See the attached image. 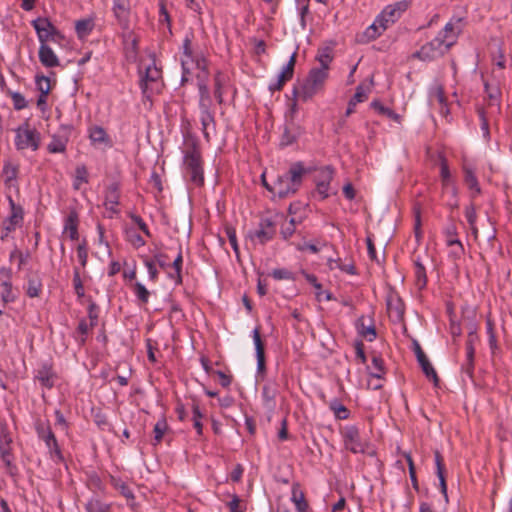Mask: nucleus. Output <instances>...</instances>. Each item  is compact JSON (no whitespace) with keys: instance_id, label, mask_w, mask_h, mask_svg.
Listing matches in <instances>:
<instances>
[{"instance_id":"nucleus-1","label":"nucleus","mask_w":512,"mask_h":512,"mask_svg":"<svg viewBox=\"0 0 512 512\" xmlns=\"http://www.w3.org/2000/svg\"><path fill=\"white\" fill-rule=\"evenodd\" d=\"M314 170V167L306 166L303 162H295L287 172L279 175L272 185H268L265 179H263V185L275 196L287 198L299 190L304 178Z\"/></svg>"},{"instance_id":"nucleus-2","label":"nucleus","mask_w":512,"mask_h":512,"mask_svg":"<svg viewBox=\"0 0 512 512\" xmlns=\"http://www.w3.org/2000/svg\"><path fill=\"white\" fill-rule=\"evenodd\" d=\"M184 172L189 180L196 186L204 183L203 162L197 143L193 141L184 151Z\"/></svg>"},{"instance_id":"nucleus-3","label":"nucleus","mask_w":512,"mask_h":512,"mask_svg":"<svg viewBox=\"0 0 512 512\" xmlns=\"http://www.w3.org/2000/svg\"><path fill=\"white\" fill-rule=\"evenodd\" d=\"M14 145L16 150L37 151L41 146V133L28 121L23 122L15 130Z\"/></svg>"},{"instance_id":"nucleus-4","label":"nucleus","mask_w":512,"mask_h":512,"mask_svg":"<svg viewBox=\"0 0 512 512\" xmlns=\"http://www.w3.org/2000/svg\"><path fill=\"white\" fill-rule=\"evenodd\" d=\"M454 45V39H442L438 34L434 39L422 45L419 50L413 53V58L421 61L430 62L442 57Z\"/></svg>"},{"instance_id":"nucleus-5","label":"nucleus","mask_w":512,"mask_h":512,"mask_svg":"<svg viewBox=\"0 0 512 512\" xmlns=\"http://www.w3.org/2000/svg\"><path fill=\"white\" fill-rule=\"evenodd\" d=\"M192 38L193 34H186L183 40V55L181 57V65H182V82L187 81V75L190 73V70L193 67L201 71H206V60L201 55H195L192 50Z\"/></svg>"},{"instance_id":"nucleus-6","label":"nucleus","mask_w":512,"mask_h":512,"mask_svg":"<svg viewBox=\"0 0 512 512\" xmlns=\"http://www.w3.org/2000/svg\"><path fill=\"white\" fill-rule=\"evenodd\" d=\"M319 89L320 69L313 68L309 75L302 82H299L298 85L294 86V101L292 103H296L297 101L306 102L310 100L314 95L318 93Z\"/></svg>"},{"instance_id":"nucleus-7","label":"nucleus","mask_w":512,"mask_h":512,"mask_svg":"<svg viewBox=\"0 0 512 512\" xmlns=\"http://www.w3.org/2000/svg\"><path fill=\"white\" fill-rule=\"evenodd\" d=\"M12 437L6 428H1L0 431V458L4 464L6 473L15 477L18 474V468L15 463V456L12 451Z\"/></svg>"},{"instance_id":"nucleus-8","label":"nucleus","mask_w":512,"mask_h":512,"mask_svg":"<svg viewBox=\"0 0 512 512\" xmlns=\"http://www.w3.org/2000/svg\"><path fill=\"white\" fill-rule=\"evenodd\" d=\"M411 0H401L393 4L387 5L381 13L376 17V22L387 29L390 25L399 20L402 14L409 8Z\"/></svg>"},{"instance_id":"nucleus-9","label":"nucleus","mask_w":512,"mask_h":512,"mask_svg":"<svg viewBox=\"0 0 512 512\" xmlns=\"http://www.w3.org/2000/svg\"><path fill=\"white\" fill-rule=\"evenodd\" d=\"M36 31L40 44H47L48 41L56 42L58 38H62L60 31L45 17H38L31 22Z\"/></svg>"},{"instance_id":"nucleus-10","label":"nucleus","mask_w":512,"mask_h":512,"mask_svg":"<svg viewBox=\"0 0 512 512\" xmlns=\"http://www.w3.org/2000/svg\"><path fill=\"white\" fill-rule=\"evenodd\" d=\"M340 433L345 447L352 453L357 454L366 452V443L361 440L360 430L356 425H346L341 428Z\"/></svg>"},{"instance_id":"nucleus-11","label":"nucleus","mask_w":512,"mask_h":512,"mask_svg":"<svg viewBox=\"0 0 512 512\" xmlns=\"http://www.w3.org/2000/svg\"><path fill=\"white\" fill-rule=\"evenodd\" d=\"M296 106V103H290L289 110L285 113V125L280 139V145L283 147L293 144L299 136V128L294 123Z\"/></svg>"},{"instance_id":"nucleus-12","label":"nucleus","mask_w":512,"mask_h":512,"mask_svg":"<svg viewBox=\"0 0 512 512\" xmlns=\"http://www.w3.org/2000/svg\"><path fill=\"white\" fill-rule=\"evenodd\" d=\"M275 232L274 223L270 219L265 218L260 221L256 230L249 232L248 236L251 241L264 245L273 239Z\"/></svg>"},{"instance_id":"nucleus-13","label":"nucleus","mask_w":512,"mask_h":512,"mask_svg":"<svg viewBox=\"0 0 512 512\" xmlns=\"http://www.w3.org/2000/svg\"><path fill=\"white\" fill-rule=\"evenodd\" d=\"M296 63V54L293 53L290 56L289 61L282 67L281 71L277 75L275 80H272L269 83L268 89L273 93L275 91H280L286 84V82L290 81L294 75V68Z\"/></svg>"},{"instance_id":"nucleus-14","label":"nucleus","mask_w":512,"mask_h":512,"mask_svg":"<svg viewBox=\"0 0 512 512\" xmlns=\"http://www.w3.org/2000/svg\"><path fill=\"white\" fill-rule=\"evenodd\" d=\"M7 200L10 207V214L6 219H4L2 225L4 226V230L13 232L17 227L22 225L24 219V210L22 206L15 203L11 196H7Z\"/></svg>"},{"instance_id":"nucleus-15","label":"nucleus","mask_w":512,"mask_h":512,"mask_svg":"<svg viewBox=\"0 0 512 512\" xmlns=\"http://www.w3.org/2000/svg\"><path fill=\"white\" fill-rule=\"evenodd\" d=\"M112 11L119 26L124 30H128L131 15L130 0H113Z\"/></svg>"},{"instance_id":"nucleus-16","label":"nucleus","mask_w":512,"mask_h":512,"mask_svg":"<svg viewBox=\"0 0 512 512\" xmlns=\"http://www.w3.org/2000/svg\"><path fill=\"white\" fill-rule=\"evenodd\" d=\"M70 129L67 126H61L60 130L51 136V141L47 145V150L51 154L64 153L69 141Z\"/></svg>"},{"instance_id":"nucleus-17","label":"nucleus","mask_w":512,"mask_h":512,"mask_svg":"<svg viewBox=\"0 0 512 512\" xmlns=\"http://www.w3.org/2000/svg\"><path fill=\"white\" fill-rule=\"evenodd\" d=\"M479 337L477 333L469 332L466 340V361L462 365V371L469 377L473 376L474 372V356L475 348L474 344L478 341Z\"/></svg>"},{"instance_id":"nucleus-18","label":"nucleus","mask_w":512,"mask_h":512,"mask_svg":"<svg viewBox=\"0 0 512 512\" xmlns=\"http://www.w3.org/2000/svg\"><path fill=\"white\" fill-rule=\"evenodd\" d=\"M35 379L40 384L48 389L52 388L55 384L56 374L50 362H42L35 373Z\"/></svg>"},{"instance_id":"nucleus-19","label":"nucleus","mask_w":512,"mask_h":512,"mask_svg":"<svg viewBox=\"0 0 512 512\" xmlns=\"http://www.w3.org/2000/svg\"><path fill=\"white\" fill-rule=\"evenodd\" d=\"M415 355H416L417 361H418L419 365L421 366V369H422L423 373L425 374V376L429 380H432L434 385H438V382H439L438 375H437L435 369L433 368L432 364L429 362L426 354L424 353V351L422 350V348L420 347V345L417 342L415 343Z\"/></svg>"},{"instance_id":"nucleus-20","label":"nucleus","mask_w":512,"mask_h":512,"mask_svg":"<svg viewBox=\"0 0 512 512\" xmlns=\"http://www.w3.org/2000/svg\"><path fill=\"white\" fill-rule=\"evenodd\" d=\"M440 177L442 188L444 192L449 193L452 197L458 195V188L455 181L452 179L448 164L446 160H442L440 165Z\"/></svg>"},{"instance_id":"nucleus-21","label":"nucleus","mask_w":512,"mask_h":512,"mask_svg":"<svg viewBox=\"0 0 512 512\" xmlns=\"http://www.w3.org/2000/svg\"><path fill=\"white\" fill-rule=\"evenodd\" d=\"M161 77V71L154 65H149L145 69V73L140 77V88L143 94H147L151 90L150 85L156 83Z\"/></svg>"},{"instance_id":"nucleus-22","label":"nucleus","mask_w":512,"mask_h":512,"mask_svg":"<svg viewBox=\"0 0 512 512\" xmlns=\"http://www.w3.org/2000/svg\"><path fill=\"white\" fill-rule=\"evenodd\" d=\"M462 171H463V176H464L463 177L464 183L466 184L468 189L471 191V197L472 198L477 197L478 195L481 194V187H480L478 179L476 177L475 170L471 166L464 164L462 166Z\"/></svg>"},{"instance_id":"nucleus-23","label":"nucleus","mask_w":512,"mask_h":512,"mask_svg":"<svg viewBox=\"0 0 512 512\" xmlns=\"http://www.w3.org/2000/svg\"><path fill=\"white\" fill-rule=\"evenodd\" d=\"M26 295L30 298L39 297L43 290L42 277L38 272L27 276V283L24 287Z\"/></svg>"},{"instance_id":"nucleus-24","label":"nucleus","mask_w":512,"mask_h":512,"mask_svg":"<svg viewBox=\"0 0 512 512\" xmlns=\"http://www.w3.org/2000/svg\"><path fill=\"white\" fill-rule=\"evenodd\" d=\"M78 224H79L78 213L75 210H71L68 213V215L65 217L63 234L68 235V237L73 241L78 240V238H79Z\"/></svg>"},{"instance_id":"nucleus-25","label":"nucleus","mask_w":512,"mask_h":512,"mask_svg":"<svg viewBox=\"0 0 512 512\" xmlns=\"http://www.w3.org/2000/svg\"><path fill=\"white\" fill-rule=\"evenodd\" d=\"M38 55L41 64L47 68H54L60 65L57 55L47 44H40Z\"/></svg>"},{"instance_id":"nucleus-26","label":"nucleus","mask_w":512,"mask_h":512,"mask_svg":"<svg viewBox=\"0 0 512 512\" xmlns=\"http://www.w3.org/2000/svg\"><path fill=\"white\" fill-rule=\"evenodd\" d=\"M252 337L256 350L257 370L259 373H263L265 371V347L261 339L259 328L253 330Z\"/></svg>"},{"instance_id":"nucleus-27","label":"nucleus","mask_w":512,"mask_h":512,"mask_svg":"<svg viewBox=\"0 0 512 512\" xmlns=\"http://www.w3.org/2000/svg\"><path fill=\"white\" fill-rule=\"evenodd\" d=\"M334 169L331 166L322 167V199L331 195H336L338 187L330 186V181L333 178Z\"/></svg>"},{"instance_id":"nucleus-28","label":"nucleus","mask_w":512,"mask_h":512,"mask_svg":"<svg viewBox=\"0 0 512 512\" xmlns=\"http://www.w3.org/2000/svg\"><path fill=\"white\" fill-rule=\"evenodd\" d=\"M435 465H436V475L439 479L440 491L443 494L445 501H448L447 495V484L445 477V465L443 463V457L439 451L434 453Z\"/></svg>"},{"instance_id":"nucleus-29","label":"nucleus","mask_w":512,"mask_h":512,"mask_svg":"<svg viewBox=\"0 0 512 512\" xmlns=\"http://www.w3.org/2000/svg\"><path fill=\"white\" fill-rule=\"evenodd\" d=\"M328 408L336 420H347L350 418L351 411L338 398H333L328 402Z\"/></svg>"},{"instance_id":"nucleus-30","label":"nucleus","mask_w":512,"mask_h":512,"mask_svg":"<svg viewBox=\"0 0 512 512\" xmlns=\"http://www.w3.org/2000/svg\"><path fill=\"white\" fill-rule=\"evenodd\" d=\"M278 390L274 384H266L262 389L263 405L268 411H273L276 407L275 398Z\"/></svg>"},{"instance_id":"nucleus-31","label":"nucleus","mask_w":512,"mask_h":512,"mask_svg":"<svg viewBox=\"0 0 512 512\" xmlns=\"http://www.w3.org/2000/svg\"><path fill=\"white\" fill-rule=\"evenodd\" d=\"M199 120L202 126L203 136L207 142H210V133L216 130L214 113H199Z\"/></svg>"},{"instance_id":"nucleus-32","label":"nucleus","mask_w":512,"mask_h":512,"mask_svg":"<svg viewBox=\"0 0 512 512\" xmlns=\"http://www.w3.org/2000/svg\"><path fill=\"white\" fill-rule=\"evenodd\" d=\"M35 430L38 438L42 440L45 445L56 439L55 434L47 421L38 420L35 423Z\"/></svg>"},{"instance_id":"nucleus-33","label":"nucleus","mask_w":512,"mask_h":512,"mask_svg":"<svg viewBox=\"0 0 512 512\" xmlns=\"http://www.w3.org/2000/svg\"><path fill=\"white\" fill-rule=\"evenodd\" d=\"M95 27L93 18H84L75 22V31L79 39L87 38Z\"/></svg>"},{"instance_id":"nucleus-34","label":"nucleus","mask_w":512,"mask_h":512,"mask_svg":"<svg viewBox=\"0 0 512 512\" xmlns=\"http://www.w3.org/2000/svg\"><path fill=\"white\" fill-rule=\"evenodd\" d=\"M19 168L18 165L12 164L10 161H5L2 168V174L4 176V183L6 186L11 187L16 181L18 176Z\"/></svg>"},{"instance_id":"nucleus-35","label":"nucleus","mask_w":512,"mask_h":512,"mask_svg":"<svg viewBox=\"0 0 512 512\" xmlns=\"http://www.w3.org/2000/svg\"><path fill=\"white\" fill-rule=\"evenodd\" d=\"M119 191L116 185H111L105 196V206L108 210L112 212H117L116 206L119 204Z\"/></svg>"},{"instance_id":"nucleus-36","label":"nucleus","mask_w":512,"mask_h":512,"mask_svg":"<svg viewBox=\"0 0 512 512\" xmlns=\"http://www.w3.org/2000/svg\"><path fill=\"white\" fill-rule=\"evenodd\" d=\"M328 267L330 270H334L338 268L340 271L345 272L350 275L356 274L355 267L351 263H343L339 257L337 258H328Z\"/></svg>"},{"instance_id":"nucleus-37","label":"nucleus","mask_w":512,"mask_h":512,"mask_svg":"<svg viewBox=\"0 0 512 512\" xmlns=\"http://www.w3.org/2000/svg\"><path fill=\"white\" fill-rule=\"evenodd\" d=\"M386 29H383L382 26H380L379 23L376 22V19L374 22L368 26L365 31L363 32L361 41L363 42H369L377 37H379Z\"/></svg>"},{"instance_id":"nucleus-38","label":"nucleus","mask_w":512,"mask_h":512,"mask_svg":"<svg viewBox=\"0 0 512 512\" xmlns=\"http://www.w3.org/2000/svg\"><path fill=\"white\" fill-rule=\"evenodd\" d=\"M369 375L376 379H382L384 374V361L381 356L373 355L372 367L368 366Z\"/></svg>"},{"instance_id":"nucleus-39","label":"nucleus","mask_w":512,"mask_h":512,"mask_svg":"<svg viewBox=\"0 0 512 512\" xmlns=\"http://www.w3.org/2000/svg\"><path fill=\"white\" fill-rule=\"evenodd\" d=\"M46 448L48 449L49 457L50 459L56 463H63L65 461L63 453L61 451V448L58 444L57 439L51 441L50 443L46 444Z\"/></svg>"},{"instance_id":"nucleus-40","label":"nucleus","mask_w":512,"mask_h":512,"mask_svg":"<svg viewBox=\"0 0 512 512\" xmlns=\"http://www.w3.org/2000/svg\"><path fill=\"white\" fill-rule=\"evenodd\" d=\"M87 512H111V505L93 497L85 505Z\"/></svg>"},{"instance_id":"nucleus-41","label":"nucleus","mask_w":512,"mask_h":512,"mask_svg":"<svg viewBox=\"0 0 512 512\" xmlns=\"http://www.w3.org/2000/svg\"><path fill=\"white\" fill-rule=\"evenodd\" d=\"M110 483L111 485L120 491V493L127 499H134V493L129 488V486L122 481L120 478H117L115 476H110Z\"/></svg>"},{"instance_id":"nucleus-42","label":"nucleus","mask_w":512,"mask_h":512,"mask_svg":"<svg viewBox=\"0 0 512 512\" xmlns=\"http://www.w3.org/2000/svg\"><path fill=\"white\" fill-rule=\"evenodd\" d=\"M371 107L374 108L378 113L385 115L386 117L392 119L397 123H400L401 116L392 109H390L389 107L382 105L379 101H373L371 103Z\"/></svg>"},{"instance_id":"nucleus-43","label":"nucleus","mask_w":512,"mask_h":512,"mask_svg":"<svg viewBox=\"0 0 512 512\" xmlns=\"http://www.w3.org/2000/svg\"><path fill=\"white\" fill-rule=\"evenodd\" d=\"M460 32L461 28L459 26H456L452 21H450L444 26V28L438 34H441L442 39L452 40L453 37L455 44Z\"/></svg>"},{"instance_id":"nucleus-44","label":"nucleus","mask_w":512,"mask_h":512,"mask_svg":"<svg viewBox=\"0 0 512 512\" xmlns=\"http://www.w3.org/2000/svg\"><path fill=\"white\" fill-rule=\"evenodd\" d=\"M0 287L2 289L0 296L3 304L12 303L16 300L17 296L13 292L12 283L0 282Z\"/></svg>"},{"instance_id":"nucleus-45","label":"nucleus","mask_w":512,"mask_h":512,"mask_svg":"<svg viewBox=\"0 0 512 512\" xmlns=\"http://www.w3.org/2000/svg\"><path fill=\"white\" fill-rule=\"evenodd\" d=\"M388 309L395 314V317L400 320L404 314V305L399 297H391L387 301Z\"/></svg>"},{"instance_id":"nucleus-46","label":"nucleus","mask_w":512,"mask_h":512,"mask_svg":"<svg viewBox=\"0 0 512 512\" xmlns=\"http://www.w3.org/2000/svg\"><path fill=\"white\" fill-rule=\"evenodd\" d=\"M133 292L137 299L142 303L146 304L149 301L150 292L141 282H135L132 286Z\"/></svg>"},{"instance_id":"nucleus-47","label":"nucleus","mask_w":512,"mask_h":512,"mask_svg":"<svg viewBox=\"0 0 512 512\" xmlns=\"http://www.w3.org/2000/svg\"><path fill=\"white\" fill-rule=\"evenodd\" d=\"M369 92L370 86H365L363 84L358 85L355 94L350 99L351 104L357 105L358 103L364 102L368 98Z\"/></svg>"},{"instance_id":"nucleus-48","label":"nucleus","mask_w":512,"mask_h":512,"mask_svg":"<svg viewBox=\"0 0 512 512\" xmlns=\"http://www.w3.org/2000/svg\"><path fill=\"white\" fill-rule=\"evenodd\" d=\"M182 265H183V256H182V248L179 247V252L174 259L173 263L170 264V268L175 270V277L177 278V284L182 283Z\"/></svg>"},{"instance_id":"nucleus-49","label":"nucleus","mask_w":512,"mask_h":512,"mask_svg":"<svg viewBox=\"0 0 512 512\" xmlns=\"http://www.w3.org/2000/svg\"><path fill=\"white\" fill-rule=\"evenodd\" d=\"M73 287H74V291H75L76 295L79 298L84 297L85 290H84V286H83V283L81 280V272L78 267H75L74 271H73Z\"/></svg>"},{"instance_id":"nucleus-50","label":"nucleus","mask_w":512,"mask_h":512,"mask_svg":"<svg viewBox=\"0 0 512 512\" xmlns=\"http://www.w3.org/2000/svg\"><path fill=\"white\" fill-rule=\"evenodd\" d=\"M203 415L200 411V407L198 404L192 405V420H193V426L197 431L198 435H202L203 432V425L201 422Z\"/></svg>"},{"instance_id":"nucleus-51","label":"nucleus","mask_w":512,"mask_h":512,"mask_svg":"<svg viewBox=\"0 0 512 512\" xmlns=\"http://www.w3.org/2000/svg\"><path fill=\"white\" fill-rule=\"evenodd\" d=\"M446 243L454 247L450 252V256L454 259H459L464 254V247L458 238H449Z\"/></svg>"},{"instance_id":"nucleus-52","label":"nucleus","mask_w":512,"mask_h":512,"mask_svg":"<svg viewBox=\"0 0 512 512\" xmlns=\"http://www.w3.org/2000/svg\"><path fill=\"white\" fill-rule=\"evenodd\" d=\"M477 112L480 119V128L482 131L483 138L485 139V141L488 142L490 140V130L485 110L483 108H479Z\"/></svg>"},{"instance_id":"nucleus-53","label":"nucleus","mask_w":512,"mask_h":512,"mask_svg":"<svg viewBox=\"0 0 512 512\" xmlns=\"http://www.w3.org/2000/svg\"><path fill=\"white\" fill-rule=\"evenodd\" d=\"M93 326H90V323L88 324L87 321L85 319H81L78 323V327H77V341L80 343V344H84L85 341H86V336L87 334L89 333L90 329L92 328Z\"/></svg>"},{"instance_id":"nucleus-54","label":"nucleus","mask_w":512,"mask_h":512,"mask_svg":"<svg viewBox=\"0 0 512 512\" xmlns=\"http://www.w3.org/2000/svg\"><path fill=\"white\" fill-rule=\"evenodd\" d=\"M90 139L92 142L104 143L107 140V134L102 127L94 126L90 129Z\"/></svg>"},{"instance_id":"nucleus-55","label":"nucleus","mask_w":512,"mask_h":512,"mask_svg":"<svg viewBox=\"0 0 512 512\" xmlns=\"http://www.w3.org/2000/svg\"><path fill=\"white\" fill-rule=\"evenodd\" d=\"M127 240L135 247L140 248L145 245L142 236L134 229H129L126 232Z\"/></svg>"},{"instance_id":"nucleus-56","label":"nucleus","mask_w":512,"mask_h":512,"mask_svg":"<svg viewBox=\"0 0 512 512\" xmlns=\"http://www.w3.org/2000/svg\"><path fill=\"white\" fill-rule=\"evenodd\" d=\"M167 430V422L165 420L158 421L153 429L154 432V445H157L161 442L165 431Z\"/></svg>"},{"instance_id":"nucleus-57","label":"nucleus","mask_w":512,"mask_h":512,"mask_svg":"<svg viewBox=\"0 0 512 512\" xmlns=\"http://www.w3.org/2000/svg\"><path fill=\"white\" fill-rule=\"evenodd\" d=\"M30 258V254L27 252L24 254L17 248L13 249L10 253L9 259L10 261H13L14 259L18 260V269L20 270L23 265H25Z\"/></svg>"},{"instance_id":"nucleus-58","label":"nucleus","mask_w":512,"mask_h":512,"mask_svg":"<svg viewBox=\"0 0 512 512\" xmlns=\"http://www.w3.org/2000/svg\"><path fill=\"white\" fill-rule=\"evenodd\" d=\"M296 228V222L294 218H290L288 221H285L281 227V235L284 239H288L293 235Z\"/></svg>"},{"instance_id":"nucleus-59","label":"nucleus","mask_w":512,"mask_h":512,"mask_svg":"<svg viewBox=\"0 0 512 512\" xmlns=\"http://www.w3.org/2000/svg\"><path fill=\"white\" fill-rule=\"evenodd\" d=\"M36 86L40 93L44 95H48L51 90L50 80L46 76H37L36 77Z\"/></svg>"},{"instance_id":"nucleus-60","label":"nucleus","mask_w":512,"mask_h":512,"mask_svg":"<svg viewBox=\"0 0 512 512\" xmlns=\"http://www.w3.org/2000/svg\"><path fill=\"white\" fill-rule=\"evenodd\" d=\"M11 96L13 106L16 110H22L27 107V101L25 97L19 92H9Z\"/></svg>"},{"instance_id":"nucleus-61","label":"nucleus","mask_w":512,"mask_h":512,"mask_svg":"<svg viewBox=\"0 0 512 512\" xmlns=\"http://www.w3.org/2000/svg\"><path fill=\"white\" fill-rule=\"evenodd\" d=\"M144 265L147 268L149 279L153 282H156L158 279V270L156 268V263L152 259L144 258Z\"/></svg>"},{"instance_id":"nucleus-62","label":"nucleus","mask_w":512,"mask_h":512,"mask_svg":"<svg viewBox=\"0 0 512 512\" xmlns=\"http://www.w3.org/2000/svg\"><path fill=\"white\" fill-rule=\"evenodd\" d=\"M271 275L276 280H293V273L286 268L274 269Z\"/></svg>"},{"instance_id":"nucleus-63","label":"nucleus","mask_w":512,"mask_h":512,"mask_svg":"<svg viewBox=\"0 0 512 512\" xmlns=\"http://www.w3.org/2000/svg\"><path fill=\"white\" fill-rule=\"evenodd\" d=\"M359 333L366 337L368 341H373L376 338V329L373 325H369L368 327H365L364 323L362 322L358 326Z\"/></svg>"},{"instance_id":"nucleus-64","label":"nucleus","mask_w":512,"mask_h":512,"mask_svg":"<svg viewBox=\"0 0 512 512\" xmlns=\"http://www.w3.org/2000/svg\"><path fill=\"white\" fill-rule=\"evenodd\" d=\"M227 505L230 512H244V510L246 509L245 504L237 495H234L232 500L228 502Z\"/></svg>"}]
</instances>
